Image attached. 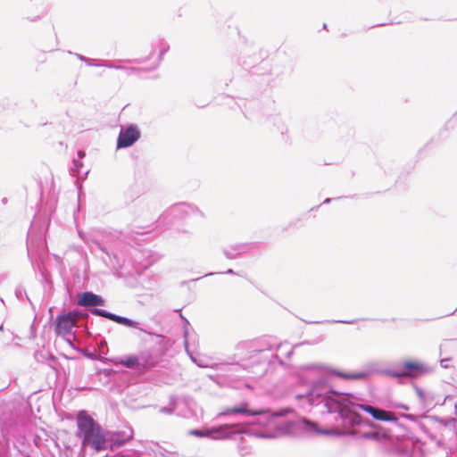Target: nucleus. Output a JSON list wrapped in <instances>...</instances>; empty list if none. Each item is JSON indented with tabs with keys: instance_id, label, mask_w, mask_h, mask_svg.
I'll use <instances>...</instances> for the list:
<instances>
[{
	"instance_id": "1a4fd4ad",
	"label": "nucleus",
	"mask_w": 457,
	"mask_h": 457,
	"mask_svg": "<svg viewBox=\"0 0 457 457\" xmlns=\"http://www.w3.org/2000/svg\"><path fill=\"white\" fill-rule=\"evenodd\" d=\"M94 312L99 316L105 317L111 320H113L119 324L128 326V327H134L135 323L124 317L117 316L109 312H104V310L96 309Z\"/></svg>"
},
{
	"instance_id": "f8f14e48",
	"label": "nucleus",
	"mask_w": 457,
	"mask_h": 457,
	"mask_svg": "<svg viewBox=\"0 0 457 457\" xmlns=\"http://www.w3.org/2000/svg\"><path fill=\"white\" fill-rule=\"evenodd\" d=\"M337 374L341 378H350V379H361L365 377L364 373H361V372H358V373L337 372Z\"/></svg>"
},
{
	"instance_id": "6e6552de",
	"label": "nucleus",
	"mask_w": 457,
	"mask_h": 457,
	"mask_svg": "<svg viewBox=\"0 0 457 457\" xmlns=\"http://www.w3.org/2000/svg\"><path fill=\"white\" fill-rule=\"evenodd\" d=\"M78 303L82 306H96L104 304V300L91 292H85L79 295Z\"/></svg>"
},
{
	"instance_id": "9b49d317",
	"label": "nucleus",
	"mask_w": 457,
	"mask_h": 457,
	"mask_svg": "<svg viewBox=\"0 0 457 457\" xmlns=\"http://www.w3.org/2000/svg\"><path fill=\"white\" fill-rule=\"evenodd\" d=\"M120 363L124 367L133 369L139 365V360L136 355H129L122 358Z\"/></svg>"
},
{
	"instance_id": "9d476101",
	"label": "nucleus",
	"mask_w": 457,
	"mask_h": 457,
	"mask_svg": "<svg viewBox=\"0 0 457 457\" xmlns=\"http://www.w3.org/2000/svg\"><path fill=\"white\" fill-rule=\"evenodd\" d=\"M234 425H223L219 428H212V438L215 440L229 438L235 432L228 431Z\"/></svg>"
},
{
	"instance_id": "4468645a",
	"label": "nucleus",
	"mask_w": 457,
	"mask_h": 457,
	"mask_svg": "<svg viewBox=\"0 0 457 457\" xmlns=\"http://www.w3.org/2000/svg\"><path fill=\"white\" fill-rule=\"evenodd\" d=\"M197 212V211L192 207H187L184 211H183V213L185 215H189L191 213H195Z\"/></svg>"
},
{
	"instance_id": "7ed1b4c3",
	"label": "nucleus",
	"mask_w": 457,
	"mask_h": 457,
	"mask_svg": "<svg viewBox=\"0 0 457 457\" xmlns=\"http://www.w3.org/2000/svg\"><path fill=\"white\" fill-rule=\"evenodd\" d=\"M399 370L392 371L391 376L395 378H419L426 373L427 369L424 363L419 360H405L398 364Z\"/></svg>"
},
{
	"instance_id": "f03ea898",
	"label": "nucleus",
	"mask_w": 457,
	"mask_h": 457,
	"mask_svg": "<svg viewBox=\"0 0 457 457\" xmlns=\"http://www.w3.org/2000/svg\"><path fill=\"white\" fill-rule=\"evenodd\" d=\"M167 351V342L162 336H156L142 353L145 364L149 367L157 365Z\"/></svg>"
},
{
	"instance_id": "20e7f679",
	"label": "nucleus",
	"mask_w": 457,
	"mask_h": 457,
	"mask_svg": "<svg viewBox=\"0 0 457 457\" xmlns=\"http://www.w3.org/2000/svg\"><path fill=\"white\" fill-rule=\"evenodd\" d=\"M81 318L82 314L78 312H70L58 315L54 321L56 335L66 336L71 334L72 328L76 327Z\"/></svg>"
},
{
	"instance_id": "ddd939ff",
	"label": "nucleus",
	"mask_w": 457,
	"mask_h": 457,
	"mask_svg": "<svg viewBox=\"0 0 457 457\" xmlns=\"http://www.w3.org/2000/svg\"><path fill=\"white\" fill-rule=\"evenodd\" d=\"M192 435H195L196 436H212V429H206V430H193L191 431Z\"/></svg>"
},
{
	"instance_id": "f257e3e1",
	"label": "nucleus",
	"mask_w": 457,
	"mask_h": 457,
	"mask_svg": "<svg viewBox=\"0 0 457 457\" xmlns=\"http://www.w3.org/2000/svg\"><path fill=\"white\" fill-rule=\"evenodd\" d=\"M77 427L79 435L83 436V446L90 445L96 452L108 448V439L105 433L87 411H81L78 413Z\"/></svg>"
},
{
	"instance_id": "2eb2a0df",
	"label": "nucleus",
	"mask_w": 457,
	"mask_h": 457,
	"mask_svg": "<svg viewBox=\"0 0 457 457\" xmlns=\"http://www.w3.org/2000/svg\"><path fill=\"white\" fill-rule=\"evenodd\" d=\"M365 438H377L378 434L377 433H366L363 435Z\"/></svg>"
},
{
	"instance_id": "423d86ee",
	"label": "nucleus",
	"mask_w": 457,
	"mask_h": 457,
	"mask_svg": "<svg viewBox=\"0 0 457 457\" xmlns=\"http://www.w3.org/2000/svg\"><path fill=\"white\" fill-rule=\"evenodd\" d=\"M366 412L370 413L375 420L382 421H392L396 420L395 414L391 411H386L381 409L375 408L371 405L366 404H353Z\"/></svg>"
},
{
	"instance_id": "0eeeda50",
	"label": "nucleus",
	"mask_w": 457,
	"mask_h": 457,
	"mask_svg": "<svg viewBox=\"0 0 457 457\" xmlns=\"http://www.w3.org/2000/svg\"><path fill=\"white\" fill-rule=\"evenodd\" d=\"M266 411L263 410H250L248 408L247 403H242L239 407H232V408H227L224 410L221 414L222 415H228L231 413H238V414H249V415H261L266 413Z\"/></svg>"
},
{
	"instance_id": "39448f33",
	"label": "nucleus",
	"mask_w": 457,
	"mask_h": 457,
	"mask_svg": "<svg viewBox=\"0 0 457 457\" xmlns=\"http://www.w3.org/2000/svg\"><path fill=\"white\" fill-rule=\"evenodd\" d=\"M139 135L137 128L130 125L124 131H120L117 140V147L123 148L131 145L138 139Z\"/></svg>"
}]
</instances>
